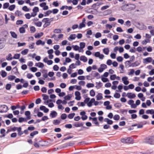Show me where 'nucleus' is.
I'll return each instance as SVG.
<instances>
[{"instance_id": "obj_1", "label": "nucleus", "mask_w": 154, "mask_h": 154, "mask_svg": "<svg viewBox=\"0 0 154 154\" xmlns=\"http://www.w3.org/2000/svg\"><path fill=\"white\" fill-rule=\"evenodd\" d=\"M145 142L147 143L154 145V136L146 137L145 139Z\"/></svg>"}, {"instance_id": "obj_2", "label": "nucleus", "mask_w": 154, "mask_h": 154, "mask_svg": "<svg viewBox=\"0 0 154 154\" xmlns=\"http://www.w3.org/2000/svg\"><path fill=\"white\" fill-rule=\"evenodd\" d=\"M8 110V107L5 105H0V112H6Z\"/></svg>"}, {"instance_id": "obj_3", "label": "nucleus", "mask_w": 154, "mask_h": 154, "mask_svg": "<svg viewBox=\"0 0 154 154\" xmlns=\"http://www.w3.org/2000/svg\"><path fill=\"white\" fill-rule=\"evenodd\" d=\"M53 20V18H51L50 19L49 18H43L42 21L44 22L45 24H47L49 26L51 24V23Z\"/></svg>"}, {"instance_id": "obj_4", "label": "nucleus", "mask_w": 154, "mask_h": 154, "mask_svg": "<svg viewBox=\"0 0 154 154\" xmlns=\"http://www.w3.org/2000/svg\"><path fill=\"white\" fill-rule=\"evenodd\" d=\"M133 141L132 139L130 137H128L126 139L123 138L121 140V142L124 143H130L132 142Z\"/></svg>"}, {"instance_id": "obj_5", "label": "nucleus", "mask_w": 154, "mask_h": 154, "mask_svg": "<svg viewBox=\"0 0 154 154\" xmlns=\"http://www.w3.org/2000/svg\"><path fill=\"white\" fill-rule=\"evenodd\" d=\"M152 58L151 57H148L143 59V63L147 64L151 62L152 61Z\"/></svg>"}, {"instance_id": "obj_6", "label": "nucleus", "mask_w": 154, "mask_h": 154, "mask_svg": "<svg viewBox=\"0 0 154 154\" xmlns=\"http://www.w3.org/2000/svg\"><path fill=\"white\" fill-rule=\"evenodd\" d=\"M128 77L127 76L123 77L122 78V80L124 84L125 85H127L129 83V82L128 80Z\"/></svg>"}, {"instance_id": "obj_7", "label": "nucleus", "mask_w": 154, "mask_h": 154, "mask_svg": "<svg viewBox=\"0 0 154 154\" xmlns=\"http://www.w3.org/2000/svg\"><path fill=\"white\" fill-rule=\"evenodd\" d=\"M23 26L25 27H24L23 26H22L21 27H20L19 28V32L20 33H25V28H27L28 27V26L26 24L24 25Z\"/></svg>"}, {"instance_id": "obj_8", "label": "nucleus", "mask_w": 154, "mask_h": 154, "mask_svg": "<svg viewBox=\"0 0 154 154\" xmlns=\"http://www.w3.org/2000/svg\"><path fill=\"white\" fill-rule=\"evenodd\" d=\"M75 95L76 96L75 99L78 100L81 99V97L80 96V93L78 91H76L75 92Z\"/></svg>"}, {"instance_id": "obj_9", "label": "nucleus", "mask_w": 154, "mask_h": 154, "mask_svg": "<svg viewBox=\"0 0 154 154\" xmlns=\"http://www.w3.org/2000/svg\"><path fill=\"white\" fill-rule=\"evenodd\" d=\"M57 113L54 111H52L50 114V116L51 118H54L57 116Z\"/></svg>"}, {"instance_id": "obj_10", "label": "nucleus", "mask_w": 154, "mask_h": 154, "mask_svg": "<svg viewBox=\"0 0 154 154\" xmlns=\"http://www.w3.org/2000/svg\"><path fill=\"white\" fill-rule=\"evenodd\" d=\"M127 96L128 98L132 99L135 98L136 96L134 94H132L131 93H128L127 94Z\"/></svg>"}, {"instance_id": "obj_11", "label": "nucleus", "mask_w": 154, "mask_h": 154, "mask_svg": "<svg viewBox=\"0 0 154 154\" xmlns=\"http://www.w3.org/2000/svg\"><path fill=\"white\" fill-rule=\"evenodd\" d=\"M84 125V123L81 122H75L74 124V126L76 127H80L81 126H83Z\"/></svg>"}, {"instance_id": "obj_12", "label": "nucleus", "mask_w": 154, "mask_h": 154, "mask_svg": "<svg viewBox=\"0 0 154 154\" xmlns=\"http://www.w3.org/2000/svg\"><path fill=\"white\" fill-rule=\"evenodd\" d=\"M76 37V35L74 34H71L69 37L68 38V39L69 41H70L72 40H74L75 39Z\"/></svg>"}, {"instance_id": "obj_13", "label": "nucleus", "mask_w": 154, "mask_h": 154, "mask_svg": "<svg viewBox=\"0 0 154 154\" xmlns=\"http://www.w3.org/2000/svg\"><path fill=\"white\" fill-rule=\"evenodd\" d=\"M35 66L40 68H42L44 66V64L40 62L38 63H36Z\"/></svg>"}, {"instance_id": "obj_14", "label": "nucleus", "mask_w": 154, "mask_h": 154, "mask_svg": "<svg viewBox=\"0 0 154 154\" xmlns=\"http://www.w3.org/2000/svg\"><path fill=\"white\" fill-rule=\"evenodd\" d=\"M72 47L74 50L76 51H78L79 52H81V51H80L79 47L77 45H72Z\"/></svg>"}, {"instance_id": "obj_15", "label": "nucleus", "mask_w": 154, "mask_h": 154, "mask_svg": "<svg viewBox=\"0 0 154 154\" xmlns=\"http://www.w3.org/2000/svg\"><path fill=\"white\" fill-rule=\"evenodd\" d=\"M112 13L111 10L109 9L104 11L103 13L104 15H107L111 14Z\"/></svg>"}, {"instance_id": "obj_16", "label": "nucleus", "mask_w": 154, "mask_h": 154, "mask_svg": "<svg viewBox=\"0 0 154 154\" xmlns=\"http://www.w3.org/2000/svg\"><path fill=\"white\" fill-rule=\"evenodd\" d=\"M140 64V62L138 61H136L135 62L132 63L131 64V67H136L138 66Z\"/></svg>"}, {"instance_id": "obj_17", "label": "nucleus", "mask_w": 154, "mask_h": 154, "mask_svg": "<svg viewBox=\"0 0 154 154\" xmlns=\"http://www.w3.org/2000/svg\"><path fill=\"white\" fill-rule=\"evenodd\" d=\"M5 45L4 41L0 40V49L3 48Z\"/></svg>"}, {"instance_id": "obj_18", "label": "nucleus", "mask_w": 154, "mask_h": 154, "mask_svg": "<svg viewBox=\"0 0 154 154\" xmlns=\"http://www.w3.org/2000/svg\"><path fill=\"white\" fill-rule=\"evenodd\" d=\"M97 100H101L103 98L102 94L101 93H98L96 96Z\"/></svg>"}, {"instance_id": "obj_19", "label": "nucleus", "mask_w": 154, "mask_h": 154, "mask_svg": "<svg viewBox=\"0 0 154 154\" xmlns=\"http://www.w3.org/2000/svg\"><path fill=\"white\" fill-rule=\"evenodd\" d=\"M136 7V5L134 4H130L129 7L128 8L130 10H132L135 9Z\"/></svg>"}, {"instance_id": "obj_20", "label": "nucleus", "mask_w": 154, "mask_h": 154, "mask_svg": "<svg viewBox=\"0 0 154 154\" xmlns=\"http://www.w3.org/2000/svg\"><path fill=\"white\" fill-rule=\"evenodd\" d=\"M131 61L129 60H128L126 61L125 63V66L126 67H131L132 63L131 62Z\"/></svg>"}, {"instance_id": "obj_21", "label": "nucleus", "mask_w": 154, "mask_h": 154, "mask_svg": "<svg viewBox=\"0 0 154 154\" xmlns=\"http://www.w3.org/2000/svg\"><path fill=\"white\" fill-rule=\"evenodd\" d=\"M80 60L83 61L84 62H86L87 61V59L85 56H82L80 57Z\"/></svg>"}, {"instance_id": "obj_22", "label": "nucleus", "mask_w": 154, "mask_h": 154, "mask_svg": "<svg viewBox=\"0 0 154 154\" xmlns=\"http://www.w3.org/2000/svg\"><path fill=\"white\" fill-rule=\"evenodd\" d=\"M10 33L12 37L15 38H17V35L14 32L11 31L10 32Z\"/></svg>"}, {"instance_id": "obj_23", "label": "nucleus", "mask_w": 154, "mask_h": 154, "mask_svg": "<svg viewBox=\"0 0 154 154\" xmlns=\"http://www.w3.org/2000/svg\"><path fill=\"white\" fill-rule=\"evenodd\" d=\"M93 121L94 122V123L98 126H99V123L98 122L97 119L96 117H94L93 119Z\"/></svg>"}, {"instance_id": "obj_24", "label": "nucleus", "mask_w": 154, "mask_h": 154, "mask_svg": "<svg viewBox=\"0 0 154 154\" xmlns=\"http://www.w3.org/2000/svg\"><path fill=\"white\" fill-rule=\"evenodd\" d=\"M146 113L147 114H154V110L153 109L147 110L146 111Z\"/></svg>"}, {"instance_id": "obj_25", "label": "nucleus", "mask_w": 154, "mask_h": 154, "mask_svg": "<svg viewBox=\"0 0 154 154\" xmlns=\"http://www.w3.org/2000/svg\"><path fill=\"white\" fill-rule=\"evenodd\" d=\"M80 46L79 47L80 49H83L84 48L85 46V43L84 42H81L80 43Z\"/></svg>"}, {"instance_id": "obj_26", "label": "nucleus", "mask_w": 154, "mask_h": 154, "mask_svg": "<svg viewBox=\"0 0 154 154\" xmlns=\"http://www.w3.org/2000/svg\"><path fill=\"white\" fill-rule=\"evenodd\" d=\"M103 53L106 55H108L109 52V50L108 48H105L103 49Z\"/></svg>"}, {"instance_id": "obj_27", "label": "nucleus", "mask_w": 154, "mask_h": 154, "mask_svg": "<svg viewBox=\"0 0 154 154\" xmlns=\"http://www.w3.org/2000/svg\"><path fill=\"white\" fill-rule=\"evenodd\" d=\"M60 123V121L57 119L54 120L53 122V124L55 125H58Z\"/></svg>"}, {"instance_id": "obj_28", "label": "nucleus", "mask_w": 154, "mask_h": 154, "mask_svg": "<svg viewBox=\"0 0 154 154\" xmlns=\"http://www.w3.org/2000/svg\"><path fill=\"white\" fill-rule=\"evenodd\" d=\"M16 77V76L14 75H10L8 76V79L10 81H12Z\"/></svg>"}, {"instance_id": "obj_29", "label": "nucleus", "mask_w": 154, "mask_h": 154, "mask_svg": "<svg viewBox=\"0 0 154 154\" xmlns=\"http://www.w3.org/2000/svg\"><path fill=\"white\" fill-rule=\"evenodd\" d=\"M52 11L51 10H48L44 13L45 15L44 16L46 17L48 16L51 13Z\"/></svg>"}, {"instance_id": "obj_30", "label": "nucleus", "mask_w": 154, "mask_h": 154, "mask_svg": "<svg viewBox=\"0 0 154 154\" xmlns=\"http://www.w3.org/2000/svg\"><path fill=\"white\" fill-rule=\"evenodd\" d=\"M43 35V32H41L40 33H38L37 35L35 34V38H39Z\"/></svg>"}, {"instance_id": "obj_31", "label": "nucleus", "mask_w": 154, "mask_h": 154, "mask_svg": "<svg viewBox=\"0 0 154 154\" xmlns=\"http://www.w3.org/2000/svg\"><path fill=\"white\" fill-rule=\"evenodd\" d=\"M28 51L29 50L28 49H26L21 52V54L23 55H25L28 53Z\"/></svg>"}, {"instance_id": "obj_32", "label": "nucleus", "mask_w": 154, "mask_h": 154, "mask_svg": "<svg viewBox=\"0 0 154 154\" xmlns=\"http://www.w3.org/2000/svg\"><path fill=\"white\" fill-rule=\"evenodd\" d=\"M35 44L34 42H32L29 45V48L30 49H34V45Z\"/></svg>"}, {"instance_id": "obj_33", "label": "nucleus", "mask_w": 154, "mask_h": 154, "mask_svg": "<svg viewBox=\"0 0 154 154\" xmlns=\"http://www.w3.org/2000/svg\"><path fill=\"white\" fill-rule=\"evenodd\" d=\"M53 32L56 33H59L61 32V30L59 29H56L54 30Z\"/></svg>"}, {"instance_id": "obj_34", "label": "nucleus", "mask_w": 154, "mask_h": 154, "mask_svg": "<svg viewBox=\"0 0 154 154\" xmlns=\"http://www.w3.org/2000/svg\"><path fill=\"white\" fill-rule=\"evenodd\" d=\"M13 58L12 57V55L11 54H9L8 56L6 57V59L8 60H11Z\"/></svg>"}, {"instance_id": "obj_35", "label": "nucleus", "mask_w": 154, "mask_h": 154, "mask_svg": "<svg viewBox=\"0 0 154 154\" xmlns=\"http://www.w3.org/2000/svg\"><path fill=\"white\" fill-rule=\"evenodd\" d=\"M38 133V132L37 131H33V132L31 133L30 134V135L32 137H33V136Z\"/></svg>"}, {"instance_id": "obj_36", "label": "nucleus", "mask_w": 154, "mask_h": 154, "mask_svg": "<svg viewBox=\"0 0 154 154\" xmlns=\"http://www.w3.org/2000/svg\"><path fill=\"white\" fill-rule=\"evenodd\" d=\"M15 7V5H11L8 8V9L10 11H12L13 10Z\"/></svg>"}, {"instance_id": "obj_37", "label": "nucleus", "mask_w": 154, "mask_h": 154, "mask_svg": "<svg viewBox=\"0 0 154 154\" xmlns=\"http://www.w3.org/2000/svg\"><path fill=\"white\" fill-rule=\"evenodd\" d=\"M75 114L74 113H71L69 114L68 115V117L69 119H72L74 117Z\"/></svg>"}, {"instance_id": "obj_38", "label": "nucleus", "mask_w": 154, "mask_h": 154, "mask_svg": "<svg viewBox=\"0 0 154 154\" xmlns=\"http://www.w3.org/2000/svg\"><path fill=\"white\" fill-rule=\"evenodd\" d=\"M9 3L8 2L4 3L3 5V8L4 9L7 8L9 7Z\"/></svg>"}, {"instance_id": "obj_39", "label": "nucleus", "mask_w": 154, "mask_h": 154, "mask_svg": "<svg viewBox=\"0 0 154 154\" xmlns=\"http://www.w3.org/2000/svg\"><path fill=\"white\" fill-rule=\"evenodd\" d=\"M42 96L43 97V100H46L49 98V96L45 94H42Z\"/></svg>"}, {"instance_id": "obj_40", "label": "nucleus", "mask_w": 154, "mask_h": 154, "mask_svg": "<svg viewBox=\"0 0 154 154\" xmlns=\"http://www.w3.org/2000/svg\"><path fill=\"white\" fill-rule=\"evenodd\" d=\"M30 31L31 33H34L36 31L35 28L33 26H31L30 27Z\"/></svg>"}, {"instance_id": "obj_41", "label": "nucleus", "mask_w": 154, "mask_h": 154, "mask_svg": "<svg viewBox=\"0 0 154 154\" xmlns=\"http://www.w3.org/2000/svg\"><path fill=\"white\" fill-rule=\"evenodd\" d=\"M96 84L97 85L96 86V87L97 89H99L102 86V85H101V83L100 82H96Z\"/></svg>"}, {"instance_id": "obj_42", "label": "nucleus", "mask_w": 154, "mask_h": 154, "mask_svg": "<svg viewBox=\"0 0 154 154\" xmlns=\"http://www.w3.org/2000/svg\"><path fill=\"white\" fill-rule=\"evenodd\" d=\"M5 130L4 129L2 128L0 130V133L2 134H3L2 137H4L5 136Z\"/></svg>"}, {"instance_id": "obj_43", "label": "nucleus", "mask_w": 154, "mask_h": 154, "mask_svg": "<svg viewBox=\"0 0 154 154\" xmlns=\"http://www.w3.org/2000/svg\"><path fill=\"white\" fill-rule=\"evenodd\" d=\"M121 96L120 94L117 93H116L114 95V97L116 98H119Z\"/></svg>"}, {"instance_id": "obj_44", "label": "nucleus", "mask_w": 154, "mask_h": 154, "mask_svg": "<svg viewBox=\"0 0 154 154\" xmlns=\"http://www.w3.org/2000/svg\"><path fill=\"white\" fill-rule=\"evenodd\" d=\"M11 87V84H8L6 85L5 88L7 90H10Z\"/></svg>"}, {"instance_id": "obj_45", "label": "nucleus", "mask_w": 154, "mask_h": 154, "mask_svg": "<svg viewBox=\"0 0 154 154\" xmlns=\"http://www.w3.org/2000/svg\"><path fill=\"white\" fill-rule=\"evenodd\" d=\"M32 11L34 13H36L37 12L39 11V8L38 7H35L33 8Z\"/></svg>"}, {"instance_id": "obj_46", "label": "nucleus", "mask_w": 154, "mask_h": 154, "mask_svg": "<svg viewBox=\"0 0 154 154\" xmlns=\"http://www.w3.org/2000/svg\"><path fill=\"white\" fill-rule=\"evenodd\" d=\"M86 86L88 88L93 87L94 86V85L93 83H88L86 85Z\"/></svg>"}, {"instance_id": "obj_47", "label": "nucleus", "mask_w": 154, "mask_h": 154, "mask_svg": "<svg viewBox=\"0 0 154 154\" xmlns=\"http://www.w3.org/2000/svg\"><path fill=\"white\" fill-rule=\"evenodd\" d=\"M67 117V115L65 113L62 114L61 116V118L63 119H65Z\"/></svg>"}, {"instance_id": "obj_48", "label": "nucleus", "mask_w": 154, "mask_h": 154, "mask_svg": "<svg viewBox=\"0 0 154 154\" xmlns=\"http://www.w3.org/2000/svg\"><path fill=\"white\" fill-rule=\"evenodd\" d=\"M35 24L37 26L40 27L42 26V23L41 22L39 21L37 22H35Z\"/></svg>"}, {"instance_id": "obj_49", "label": "nucleus", "mask_w": 154, "mask_h": 154, "mask_svg": "<svg viewBox=\"0 0 154 154\" xmlns=\"http://www.w3.org/2000/svg\"><path fill=\"white\" fill-rule=\"evenodd\" d=\"M90 95L91 96L94 97L95 95V92L94 90L92 89L90 91Z\"/></svg>"}, {"instance_id": "obj_50", "label": "nucleus", "mask_w": 154, "mask_h": 154, "mask_svg": "<svg viewBox=\"0 0 154 154\" xmlns=\"http://www.w3.org/2000/svg\"><path fill=\"white\" fill-rule=\"evenodd\" d=\"M120 116L118 115H116L113 117V119L115 120H118L119 119Z\"/></svg>"}, {"instance_id": "obj_51", "label": "nucleus", "mask_w": 154, "mask_h": 154, "mask_svg": "<svg viewBox=\"0 0 154 154\" xmlns=\"http://www.w3.org/2000/svg\"><path fill=\"white\" fill-rule=\"evenodd\" d=\"M125 25H126L128 27H129L131 26V23L129 20L127 21L125 24Z\"/></svg>"}, {"instance_id": "obj_52", "label": "nucleus", "mask_w": 154, "mask_h": 154, "mask_svg": "<svg viewBox=\"0 0 154 154\" xmlns=\"http://www.w3.org/2000/svg\"><path fill=\"white\" fill-rule=\"evenodd\" d=\"M110 80H115L116 79V75L115 74H113L111 75L110 76Z\"/></svg>"}, {"instance_id": "obj_53", "label": "nucleus", "mask_w": 154, "mask_h": 154, "mask_svg": "<svg viewBox=\"0 0 154 154\" xmlns=\"http://www.w3.org/2000/svg\"><path fill=\"white\" fill-rule=\"evenodd\" d=\"M25 16L26 18L28 19H30L32 17L29 13H27L25 14Z\"/></svg>"}, {"instance_id": "obj_54", "label": "nucleus", "mask_w": 154, "mask_h": 154, "mask_svg": "<svg viewBox=\"0 0 154 154\" xmlns=\"http://www.w3.org/2000/svg\"><path fill=\"white\" fill-rule=\"evenodd\" d=\"M137 51L139 52H140L143 51V48L139 46L137 48Z\"/></svg>"}, {"instance_id": "obj_55", "label": "nucleus", "mask_w": 154, "mask_h": 154, "mask_svg": "<svg viewBox=\"0 0 154 154\" xmlns=\"http://www.w3.org/2000/svg\"><path fill=\"white\" fill-rule=\"evenodd\" d=\"M20 57V54H16L14 55L13 58L15 59H18Z\"/></svg>"}, {"instance_id": "obj_56", "label": "nucleus", "mask_w": 154, "mask_h": 154, "mask_svg": "<svg viewBox=\"0 0 154 154\" xmlns=\"http://www.w3.org/2000/svg\"><path fill=\"white\" fill-rule=\"evenodd\" d=\"M42 144L41 145L42 146H45L48 145V142L45 141L42 142Z\"/></svg>"}, {"instance_id": "obj_57", "label": "nucleus", "mask_w": 154, "mask_h": 154, "mask_svg": "<svg viewBox=\"0 0 154 154\" xmlns=\"http://www.w3.org/2000/svg\"><path fill=\"white\" fill-rule=\"evenodd\" d=\"M22 10L26 12L29 11V10L26 6H24L22 8Z\"/></svg>"}, {"instance_id": "obj_58", "label": "nucleus", "mask_w": 154, "mask_h": 154, "mask_svg": "<svg viewBox=\"0 0 154 154\" xmlns=\"http://www.w3.org/2000/svg\"><path fill=\"white\" fill-rule=\"evenodd\" d=\"M15 14H16L18 16H21L23 15L21 11H17L15 12Z\"/></svg>"}, {"instance_id": "obj_59", "label": "nucleus", "mask_w": 154, "mask_h": 154, "mask_svg": "<svg viewBox=\"0 0 154 154\" xmlns=\"http://www.w3.org/2000/svg\"><path fill=\"white\" fill-rule=\"evenodd\" d=\"M7 75V73L5 71H2L1 73V75L2 77H5Z\"/></svg>"}, {"instance_id": "obj_60", "label": "nucleus", "mask_w": 154, "mask_h": 154, "mask_svg": "<svg viewBox=\"0 0 154 154\" xmlns=\"http://www.w3.org/2000/svg\"><path fill=\"white\" fill-rule=\"evenodd\" d=\"M109 7V5H106L102 7L101 8V10L102 11L105 10L108 8Z\"/></svg>"}, {"instance_id": "obj_61", "label": "nucleus", "mask_w": 154, "mask_h": 154, "mask_svg": "<svg viewBox=\"0 0 154 154\" xmlns=\"http://www.w3.org/2000/svg\"><path fill=\"white\" fill-rule=\"evenodd\" d=\"M23 121H26V119H25L24 118L22 117L20 118L18 120V122H22Z\"/></svg>"}, {"instance_id": "obj_62", "label": "nucleus", "mask_w": 154, "mask_h": 154, "mask_svg": "<svg viewBox=\"0 0 154 154\" xmlns=\"http://www.w3.org/2000/svg\"><path fill=\"white\" fill-rule=\"evenodd\" d=\"M78 105L79 106H84L85 105V103L84 102H79L78 103Z\"/></svg>"}, {"instance_id": "obj_63", "label": "nucleus", "mask_w": 154, "mask_h": 154, "mask_svg": "<svg viewBox=\"0 0 154 154\" xmlns=\"http://www.w3.org/2000/svg\"><path fill=\"white\" fill-rule=\"evenodd\" d=\"M53 69L54 70L57 71L59 69V67L57 65H55L53 66Z\"/></svg>"}, {"instance_id": "obj_64", "label": "nucleus", "mask_w": 154, "mask_h": 154, "mask_svg": "<svg viewBox=\"0 0 154 154\" xmlns=\"http://www.w3.org/2000/svg\"><path fill=\"white\" fill-rule=\"evenodd\" d=\"M101 34L100 32H97L95 35V37L97 38H98L99 37H101Z\"/></svg>"}]
</instances>
